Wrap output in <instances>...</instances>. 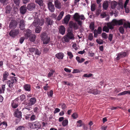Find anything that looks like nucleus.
Listing matches in <instances>:
<instances>
[{"label":"nucleus","mask_w":130,"mask_h":130,"mask_svg":"<svg viewBox=\"0 0 130 130\" xmlns=\"http://www.w3.org/2000/svg\"><path fill=\"white\" fill-rule=\"evenodd\" d=\"M73 18L75 21L77 22L78 25L80 27H82V21H84L85 19L83 15H79L78 13H76L73 16Z\"/></svg>","instance_id":"f257e3e1"},{"label":"nucleus","mask_w":130,"mask_h":130,"mask_svg":"<svg viewBox=\"0 0 130 130\" xmlns=\"http://www.w3.org/2000/svg\"><path fill=\"white\" fill-rule=\"evenodd\" d=\"M67 34L63 37L64 41L67 43L69 42L70 40H73L74 39V35L73 34L72 29H68Z\"/></svg>","instance_id":"f03ea898"},{"label":"nucleus","mask_w":130,"mask_h":130,"mask_svg":"<svg viewBox=\"0 0 130 130\" xmlns=\"http://www.w3.org/2000/svg\"><path fill=\"white\" fill-rule=\"evenodd\" d=\"M27 100V102L26 101V100L24 101L23 103L27 106H31L34 105L36 102V99L35 97L28 99Z\"/></svg>","instance_id":"7ed1b4c3"},{"label":"nucleus","mask_w":130,"mask_h":130,"mask_svg":"<svg viewBox=\"0 0 130 130\" xmlns=\"http://www.w3.org/2000/svg\"><path fill=\"white\" fill-rule=\"evenodd\" d=\"M17 81V78L16 77L12 76L11 77L10 79L7 81V84L9 88H12Z\"/></svg>","instance_id":"20e7f679"},{"label":"nucleus","mask_w":130,"mask_h":130,"mask_svg":"<svg viewBox=\"0 0 130 130\" xmlns=\"http://www.w3.org/2000/svg\"><path fill=\"white\" fill-rule=\"evenodd\" d=\"M38 14L36 12H34L33 14V16L35 19V20L33 23V25L35 27L38 26L39 25V21H40V20L39 19H37L38 18Z\"/></svg>","instance_id":"39448f33"},{"label":"nucleus","mask_w":130,"mask_h":130,"mask_svg":"<svg viewBox=\"0 0 130 130\" xmlns=\"http://www.w3.org/2000/svg\"><path fill=\"white\" fill-rule=\"evenodd\" d=\"M19 33V29H16L11 30L9 33V35L12 38H14L18 35Z\"/></svg>","instance_id":"423d86ee"},{"label":"nucleus","mask_w":130,"mask_h":130,"mask_svg":"<svg viewBox=\"0 0 130 130\" xmlns=\"http://www.w3.org/2000/svg\"><path fill=\"white\" fill-rule=\"evenodd\" d=\"M69 25L70 28L72 29L73 28L75 30H77L78 28V26L77 23L72 21L70 22Z\"/></svg>","instance_id":"0eeeda50"},{"label":"nucleus","mask_w":130,"mask_h":130,"mask_svg":"<svg viewBox=\"0 0 130 130\" xmlns=\"http://www.w3.org/2000/svg\"><path fill=\"white\" fill-rule=\"evenodd\" d=\"M17 25V22L16 21L12 20L10 22L9 24V27L11 29L15 28Z\"/></svg>","instance_id":"6e6552de"},{"label":"nucleus","mask_w":130,"mask_h":130,"mask_svg":"<svg viewBox=\"0 0 130 130\" xmlns=\"http://www.w3.org/2000/svg\"><path fill=\"white\" fill-rule=\"evenodd\" d=\"M127 55V54L126 52H121L117 54V57L116 59L117 60H119L121 58L125 57Z\"/></svg>","instance_id":"1a4fd4ad"},{"label":"nucleus","mask_w":130,"mask_h":130,"mask_svg":"<svg viewBox=\"0 0 130 130\" xmlns=\"http://www.w3.org/2000/svg\"><path fill=\"white\" fill-rule=\"evenodd\" d=\"M125 21V20L123 19H121L118 20H116L115 19L113 20V23L115 24V25H122L123 24L124 22Z\"/></svg>","instance_id":"9d476101"},{"label":"nucleus","mask_w":130,"mask_h":130,"mask_svg":"<svg viewBox=\"0 0 130 130\" xmlns=\"http://www.w3.org/2000/svg\"><path fill=\"white\" fill-rule=\"evenodd\" d=\"M36 5L34 3H30L28 4L27 8L29 11H31L35 9Z\"/></svg>","instance_id":"9b49d317"},{"label":"nucleus","mask_w":130,"mask_h":130,"mask_svg":"<svg viewBox=\"0 0 130 130\" xmlns=\"http://www.w3.org/2000/svg\"><path fill=\"white\" fill-rule=\"evenodd\" d=\"M26 7L25 5L21 6L20 8V11L21 13L22 14H25L27 11Z\"/></svg>","instance_id":"f8f14e48"},{"label":"nucleus","mask_w":130,"mask_h":130,"mask_svg":"<svg viewBox=\"0 0 130 130\" xmlns=\"http://www.w3.org/2000/svg\"><path fill=\"white\" fill-rule=\"evenodd\" d=\"M25 22L23 19L20 20V22L19 28L21 30H25Z\"/></svg>","instance_id":"ddd939ff"},{"label":"nucleus","mask_w":130,"mask_h":130,"mask_svg":"<svg viewBox=\"0 0 130 130\" xmlns=\"http://www.w3.org/2000/svg\"><path fill=\"white\" fill-rule=\"evenodd\" d=\"M14 115L15 117L19 118L22 117V112L19 111L18 109L15 110L14 112Z\"/></svg>","instance_id":"4468645a"},{"label":"nucleus","mask_w":130,"mask_h":130,"mask_svg":"<svg viewBox=\"0 0 130 130\" xmlns=\"http://www.w3.org/2000/svg\"><path fill=\"white\" fill-rule=\"evenodd\" d=\"M48 8L49 10L51 12H53L55 10L54 5L51 2H49L48 3Z\"/></svg>","instance_id":"2eb2a0df"},{"label":"nucleus","mask_w":130,"mask_h":130,"mask_svg":"<svg viewBox=\"0 0 130 130\" xmlns=\"http://www.w3.org/2000/svg\"><path fill=\"white\" fill-rule=\"evenodd\" d=\"M59 31L60 34L62 35H63L65 34L66 31V28L63 26L61 25L59 27Z\"/></svg>","instance_id":"dca6fc26"},{"label":"nucleus","mask_w":130,"mask_h":130,"mask_svg":"<svg viewBox=\"0 0 130 130\" xmlns=\"http://www.w3.org/2000/svg\"><path fill=\"white\" fill-rule=\"evenodd\" d=\"M107 25L109 29L112 30L114 28L113 27L115 26V25L113 23V20L111 22L107 23Z\"/></svg>","instance_id":"f3484780"},{"label":"nucleus","mask_w":130,"mask_h":130,"mask_svg":"<svg viewBox=\"0 0 130 130\" xmlns=\"http://www.w3.org/2000/svg\"><path fill=\"white\" fill-rule=\"evenodd\" d=\"M89 92L90 93H92L94 95H96L99 94L100 92V91L98 90L97 89H90V90Z\"/></svg>","instance_id":"a211bd4d"},{"label":"nucleus","mask_w":130,"mask_h":130,"mask_svg":"<svg viewBox=\"0 0 130 130\" xmlns=\"http://www.w3.org/2000/svg\"><path fill=\"white\" fill-rule=\"evenodd\" d=\"M23 88L25 91L30 92L31 91V85L30 84H25L23 86Z\"/></svg>","instance_id":"6ab92c4d"},{"label":"nucleus","mask_w":130,"mask_h":130,"mask_svg":"<svg viewBox=\"0 0 130 130\" xmlns=\"http://www.w3.org/2000/svg\"><path fill=\"white\" fill-rule=\"evenodd\" d=\"M55 56L59 59H63L64 56V54L62 52H59L56 54Z\"/></svg>","instance_id":"aec40b11"},{"label":"nucleus","mask_w":130,"mask_h":130,"mask_svg":"<svg viewBox=\"0 0 130 130\" xmlns=\"http://www.w3.org/2000/svg\"><path fill=\"white\" fill-rule=\"evenodd\" d=\"M54 5L57 8L60 9L61 8V3L58 0H56L54 2Z\"/></svg>","instance_id":"412c9836"},{"label":"nucleus","mask_w":130,"mask_h":130,"mask_svg":"<svg viewBox=\"0 0 130 130\" xmlns=\"http://www.w3.org/2000/svg\"><path fill=\"white\" fill-rule=\"evenodd\" d=\"M46 21L45 23L47 26L51 25L53 24V20L49 18H46Z\"/></svg>","instance_id":"4be33fe9"},{"label":"nucleus","mask_w":130,"mask_h":130,"mask_svg":"<svg viewBox=\"0 0 130 130\" xmlns=\"http://www.w3.org/2000/svg\"><path fill=\"white\" fill-rule=\"evenodd\" d=\"M25 32V36L26 38H28L31 35V31L29 29H27L24 30Z\"/></svg>","instance_id":"5701e85b"},{"label":"nucleus","mask_w":130,"mask_h":130,"mask_svg":"<svg viewBox=\"0 0 130 130\" xmlns=\"http://www.w3.org/2000/svg\"><path fill=\"white\" fill-rule=\"evenodd\" d=\"M43 41V44H48L50 42V37H49L45 38L41 40Z\"/></svg>","instance_id":"b1692460"},{"label":"nucleus","mask_w":130,"mask_h":130,"mask_svg":"<svg viewBox=\"0 0 130 130\" xmlns=\"http://www.w3.org/2000/svg\"><path fill=\"white\" fill-rule=\"evenodd\" d=\"M49 37L50 36H48L47 33L45 32H43L41 34L40 36L41 40L47 38Z\"/></svg>","instance_id":"393cba45"},{"label":"nucleus","mask_w":130,"mask_h":130,"mask_svg":"<svg viewBox=\"0 0 130 130\" xmlns=\"http://www.w3.org/2000/svg\"><path fill=\"white\" fill-rule=\"evenodd\" d=\"M70 15L69 14H68L66 15L65 18L64 19V22L65 24H68L70 20Z\"/></svg>","instance_id":"a878e982"},{"label":"nucleus","mask_w":130,"mask_h":130,"mask_svg":"<svg viewBox=\"0 0 130 130\" xmlns=\"http://www.w3.org/2000/svg\"><path fill=\"white\" fill-rule=\"evenodd\" d=\"M123 27L124 28L127 29V28H130V23L128 21L124 23Z\"/></svg>","instance_id":"bb28decb"},{"label":"nucleus","mask_w":130,"mask_h":130,"mask_svg":"<svg viewBox=\"0 0 130 130\" xmlns=\"http://www.w3.org/2000/svg\"><path fill=\"white\" fill-rule=\"evenodd\" d=\"M9 76V73L7 72H5L3 73V81H4L5 80H7L8 77Z\"/></svg>","instance_id":"cd10ccee"},{"label":"nucleus","mask_w":130,"mask_h":130,"mask_svg":"<svg viewBox=\"0 0 130 130\" xmlns=\"http://www.w3.org/2000/svg\"><path fill=\"white\" fill-rule=\"evenodd\" d=\"M35 2L40 6L44 7V6L42 0H35Z\"/></svg>","instance_id":"c85d7f7f"},{"label":"nucleus","mask_w":130,"mask_h":130,"mask_svg":"<svg viewBox=\"0 0 130 130\" xmlns=\"http://www.w3.org/2000/svg\"><path fill=\"white\" fill-rule=\"evenodd\" d=\"M30 40L32 42H34L36 39V36L34 34H31L29 37Z\"/></svg>","instance_id":"c756f323"},{"label":"nucleus","mask_w":130,"mask_h":130,"mask_svg":"<svg viewBox=\"0 0 130 130\" xmlns=\"http://www.w3.org/2000/svg\"><path fill=\"white\" fill-rule=\"evenodd\" d=\"M5 12L6 13H9L11 9V7L9 5H7L5 8Z\"/></svg>","instance_id":"7c9ffc66"},{"label":"nucleus","mask_w":130,"mask_h":130,"mask_svg":"<svg viewBox=\"0 0 130 130\" xmlns=\"http://www.w3.org/2000/svg\"><path fill=\"white\" fill-rule=\"evenodd\" d=\"M34 126L35 128H39L41 127V124L39 122L36 121L34 122Z\"/></svg>","instance_id":"2f4dec72"},{"label":"nucleus","mask_w":130,"mask_h":130,"mask_svg":"<svg viewBox=\"0 0 130 130\" xmlns=\"http://www.w3.org/2000/svg\"><path fill=\"white\" fill-rule=\"evenodd\" d=\"M64 13V12L63 11H61L57 18V20L58 21H60L62 18Z\"/></svg>","instance_id":"473e14b6"},{"label":"nucleus","mask_w":130,"mask_h":130,"mask_svg":"<svg viewBox=\"0 0 130 130\" xmlns=\"http://www.w3.org/2000/svg\"><path fill=\"white\" fill-rule=\"evenodd\" d=\"M108 4L107 1H105L103 4V8L105 10H106L108 7Z\"/></svg>","instance_id":"72a5a7b5"},{"label":"nucleus","mask_w":130,"mask_h":130,"mask_svg":"<svg viewBox=\"0 0 130 130\" xmlns=\"http://www.w3.org/2000/svg\"><path fill=\"white\" fill-rule=\"evenodd\" d=\"M117 3L114 1H112L111 3V7L112 9H114L117 5Z\"/></svg>","instance_id":"f704fd0d"},{"label":"nucleus","mask_w":130,"mask_h":130,"mask_svg":"<svg viewBox=\"0 0 130 130\" xmlns=\"http://www.w3.org/2000/svg\"><path fill=\"white\" fill-rule=\"evenodd\" d=\"M55 72V70L52 69L50 71V72L48 74V77L49 78L51 77Z\"/></svg>","instance_id":"c9c22d12"},{"label":"nucleus","mask_w":130,"mask_h":130,"mask_svg":"<svg viewBox=\"0 0 130 130\" xmlns=\"http://www.w3.org/2000/svg\"><path fill=\"white\" fill-rule=\"evenodd\" d=\"M90 29L92 31L94 30L95 29L94 27V24L93 22H91L89 25V26Z\"/></svg>","instance_id":"e433bc0d"},{"label":"nucleus","mask_w":130,"mask_h":130,"mask_svg":"<svg viewBox=\"0 0 130 130\" xmlns=\"http://www.w3.org/2000/svg\"><path fill=\"white\" fill-rule=\"evenodd\" d=\"M5 88V85H2V88L0 87V94L4 93Z\"/></svg>","instance_id":"4c0bfd02"},{"label":"nucleus","mask_w":130,"mask_h":130,"mask_svg":"<svg viewBox=\"0 0 130 130\" xmlns=\"http://www.w3.org/2000/svg\"><path fill=\"white\" fill-rule=\"evenodd\" d=\"M11 105L12 107L13 108H15L18 106V102H13L12 103Z\"/></svg>","instance_id":"58836bf2"},{"label":"nucleus","mask_w":130,"mask_h":130,"mask_svg":"<svg viewBox=\"0 0 130 130\" xmlns=\"http://www.w3.org/2000/svg\"><path fill=\"white\" fill-rule=\"evenodd\" d=\"M102 30L103 31L108 32H109V28L107 26H104Z\"/></svg>","instance_id":"ea45409f"},{"label":"nucleus","mask_w":130,"mask_h":130,"mask_svg":"<svg viewBox=\"0 0 130 130\" xmlns=\"http://www.w3.org/2000/svg\"><path fill=\"white\" fill-rule=\"evenodd\" d=\"M31 116L30 117V120L31 121H32L36 119V117L35 115H34V113H31Z\"/></svg>","instance_id":"a19ab883"},{"label":"nucleus","mask_w":130,"mask_h":130,"mask_svg":"<svg viewBox=\"0 0 130 130\" xmlns=\"http://www.w3.org/2000/svg\"><path fill=\"white\" fill-rule=\"evenodd\" d=\"M119 30L120 32L122 34H124L125 31L123 26H120L119 28Z\"/></svg>","instance_id":"79ce46f5"},{"label":"nucleus","mask_w":130,"mask_h":130,"mask_svg":"<svg viewBox=\"0 0 130 130\" xmlns=\"http://www.w3.org/2000/svg\"><path fill=\"white\" fill-rule=\"evenodd\" d=\"M41 28L40 26H38L35 29V32L36 33H39L41 30Z\"/></svg>","instance_id":"37998d69"},{"label":"nucleus","mask_w":130,"mask_h":130,"mask_svg":"<svg viewBox=\"0 0 130 130\" xmlns=\"http://www.w3.org/2000/svg\"><path fill=\"white\" fill-rule=\"evenodd\" d=\"M68 123V121L67 119L63 120L62 122V124L63 126H65L67 125Z\"/></svg>","instance_id":"c03bdc74"},{"label":"nucleus","mask_w":130,"mask_h":130,"mask_svg":"<svg viewBox=\"0 0 130 130\" xmlns=\"http://www.w3.org/2000/svg\"><path fill=\"white\" fill-rule=\"evenodd\" d=\"M34 52L35 55L38 56H39L41 54V52L36 48Z\"/></svg>","instance_id":"a18cd8bd"},{"label":"nucleus","mask_w":130,"mask_h":130,"mask_svg":"<svg viewBox=\"0 0 130 130\" xmlns=\"http://www.w3.org/2000/svg\"><path fill=\"white\" fill-rule=\"evenodd\" d=\"M102 37L104 39H107L108 38V35L105 32H103L102 34Z\"/></svg>","instance_id":"49530a36"},{"label":"nucleus","mask_w":130,"mask_h":130,"mask_svg":"<svg viewBox=\"0 0 130 130\" xmlns=\"http://www.w3.org/2000/svg\"><path fill=\"white\" fill-rule=\"evenodd\" d=\"M14 3L16 6H19L20 4L21 0H13Z\"/></svg>","instance_id":"de8ad7c7"},{"label":"nucleus","mask_w":130,"mask_h":130,"mask_svg":"<svg viewBox=\"0 0 130 130\" xmlns=\"http://www.w3.org/2000/svg\"><path fill=\"white\" fill-rule=\"evenodd\" d=\"M67 54L69 56V58L70 59H72L73 57V55L72 53L71 52H67Z\"/></svg>","instance_id":"09e8293b"},{"label":"nucleus","mask_w":130,"mask_h":130,"mask_svg":"<svg viewBox=\"0 0 130 130\" xmlns=\"http://www.w3.org/2000/svg\"><path fill=\"white\" fill-rule=\"evenodd\" d=\"M95 5L94 4H93L91 5V10L92 11H94L95 9Z\"/></svg>","instance_id":"8fccbe9b"},{"label":"nucleus","mask_w":130,"mask_h":130,"mask_svg":"<svg viewBox=\"0 0 130 130\" xmlns=\"http://www.w3.org/2000/svg\"><path fill=\"white\" fill-rule=\"evenodd\" d=\"M128 94L127 91H124L122 92L119 93L118 95H124L126 94Z\"/></svg>","instance_id":"3c124183"},{"label":"nucleus","mask_w":130,"mask_h":130,"mask_svg":"<svg viewBox=\"0 0 130 130\" xmlns=\"http://www.w3.org/2000/svg\"><path fill=\"white\" fill-rule=\"evenodd\" d=\"M25 99V95L23 94L22 95L20 96V100L21 101H23Z\"/></svg>","instance_id":"603ef678"},{"label":"nucleus","mask_w":130,"mask_h":130,"mask_svg":"<svg viewBox=\"0 0 130 130\" xmlns=\"http://www.w3.org/2000/svg\"><path fill=\"white\" fill-rule=\"evenodd\" d=\"M24 128L25 127L23 126H20L16 128V130H23L24 129Z\"/></svg>","instance_id":"864d4df0"},{"label":"nucleus","mask_w":130,"mask_h":130,"mask_svg":"<svg viewBox=\"0 0 130 130\" xmlns=\"http://www.w3.org/2000/svg\"><path fill=\"white\" fill-rule=\"evenodd\" d=\"M61 105V107L62 109H64L67 108V106L64 103H61L60 104Z\"/></svg>","instance_id":"5fc2aeb1"},{"label":"nucleus","mask_w":130,"mask_h":130,"mask_svg":"<svg viewBox=\"0 0 130 130\" xmlns=\"http://www.w3.org/2000/svg\"><path fill=\"white\" fill-rule=\"evenodd\" d=\"M98 34H101L102 32V28L101 27H98L97 30Z\"/></svg>","instance_id":"6e6d98bb"},{"label":"nucleus","mask_w":130,"mask_h":130,"mask_svg":"<svg viewBox=\"0 0 130 130\" xmlns=\"http://www.w3.org/2000/svg\"><path fill=\"white\" fill-rule=\"evenodd\" d=\"M100 16L102 17V18H104L107 16V15L106 12H103L101 14Z\"/></svg>","instance_id":"4d7b16f0"},{"label":"nucleus","mask_w":130,"mask_h":130,"mask_svg":"<svg viewBox=\"0 0 130 130\" xmlns=\"http://www.w3.org/2000/svg\"><path fill=\"white\" fill-rule=\"evenodd\" d=\"M113 35L111 34H109L108 37V39L110 41H111L113 38Z\"/></svg>","instance_id":"13d9d810"},{"label":"nucleus","mask_w":130,"mask_h":130,"mask_svg":"<svg viewBox=\"0 0 130 130\" xmlns=\"http://www.w3.org/2000/svg\"><path fill=\"white\" fill-rule=\"evenodd\" d=\"M25 40V38L24 37H21L20 38L19 40V42L21 44H22Z\"/></svg>","instance_id":"bf43d9fd"},{"label":"nucleus","mask_w":130,"mask_h":130,"mask_svg":"<svg viewBox=\"0 0 130 130\" xmlns=\"http://www.w3.org/2000/svg\"><path fill=\"white\" fill-rule=\"evenodd\" d=\"M93 34L92 33H90L89 34V36H88V39L91 41L93 39Z\"/></svg>","instance_id":"052dcab7"},{"label":"nucleus","mask_w":130,"mask_h":130,"mask_svg":"<svg viewBox=\"0 0 130 130\" xmlns=\"http://www.w3.org/2000/svg\"><path fill=\"white\" fill-rule=\"evenodd\" d=\"M44 23V20L43 19H42L41 20H40V21H39V25L40 26H42Z\"/></svg>","instance_id":"680f3d73"},{"label":"nucleus","mask_w":130,"mask_h":130,"mask_svg":"<svg viewBox=\"0 0 130 130\" xmlns=\"http://www.w3.org/2000/svg\"><path fill=\"white\" fill-rule=\"evenodd\" d=\"M80 72V71L77 69H75L73 70V71L72 72V73H79Z\"/></svg>","instance_id":"e2e57ef3"},{"label":"nucleus","mask_w":130,"mask_h":130,"mask_svg":"<svg viewBox=\"0 0 130 130\" xmlns=\"http://www.w3.org/2000/svg\"><path fill=\"white\" fill-rule=\"evenodd\" d=\"M121 88H116L115 89L114 91L115 92L117 93L121 91Z\"/></svg>","instance_id":"0e129e2a"},{"label":"nucleus","mask_w":130,"mask_h":130,"mask_svg":"<svg viewBox=\"0 0 130 130\" xmlns=\"http://www.w3.org/2000/svg\"><path fill=\"white\" fill-rule=\"evenodd\" d=\"M36 48L31 47L29 48V51L30 52H35Z\"/></svg>","instance_id":"69168bd1"},{"label":"nucleus","mask_w":130,"mask_h":130,"mask_svg":"<svg viewBox=\"0 0 130 130\" xmlns=\"http://www.w3.org/2000/svg\"><path fill=\"white\" fill-rule=\"evenodd\" d=\"M48 84H46V86H44L43 87V89L45 90H48V88H49V87L48 86Z\"/></svg>","instance_id":"338daca9"},{"label":"nucleus","mask_w":130,"mask_h":130,"mask_svg":"<svg viewBox=\"0 0 130 130\" xmlns=\"http://www.w3.org/2000/svg\"><path fill=\"white\" fill-rule=\"evenodd\" d=\"M76 60L79 63H82V62H80V57L79 56H77L76 58Z\"/></svg>","instance_id":"774afa93"}]
</instances>
